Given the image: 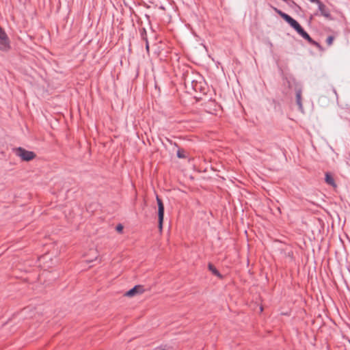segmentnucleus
<instances>
[{"label":"nucleus","mask_w":350,"mask_h":350,"mask_svg":"<svg viewBox=\"0 0 350 350\" xmlns=\"http://www.w3.org/2000/svg\"><path fill=\"white\" fill-rule=\"evenodd\" d=\"M123 229H124V227L121 224H119L116 226V230H117V232H118L119 233H122L123 232Z\"/></svg>","instance_id":"nucleus-18"},{"label":"nucleus","mask_w":350,"mask_h":350,"mask_svg":"<svg viewBox=\"0 0 350 350\" xmlns=\"http://www.w3.org/2000/svg\"><path fill=\"white\" fill-rule=\"evenodd\" d=\"M146 50L148 52L149 51V44H148V42L147 41V42H146Z\"/></svg>","instance_id":"nucleus-19"},{"label":"nucleus","mask_w":350,"mask_h":350,"mask_svg":"<svg viewBox=\"0 0 350 350\" xmlns=\"http://www.w3.org/2000/svg\"><path fill=\"white\" fill-rule=\"evenodd\" d=\"M177 157L180 159H186L187 157L186 151L183 148H178L177 150Z\"/></svg>","instance_id":"nucleus-14"},{"label":"nucleus","mask_w":350,"mask_h":350,"mask_svg":"<svg viewBox=\"0 0 350 350\" xmlns=\"http://www.w3.org/2000/svg\"><path fill=\"white\" fill-rule=\"evenodd\" d=\"M312 3H315L318 5L319 10L321 14L327 19H332V16L329 10L324 5L320 0H310Z\"/></svg>","instance_id":"nucleus-7"},{"label":"nucleus","mask_w":350,"mask_h":350,"mask_svg":"<svg viewBox=\"0 0 350 350\" xmlns=\"http://www.w3.org/2000/svg\"><path fill=\"white\" fill-rule=\"evenodd\" d=\"M286 82H287V83H288V88H291V82H290V81H289V80H288V79H287V78H286Z\"/></svg>","instance_id":"nucleus-20"},{"label":"nucleus","mask_w":350,"mask_h":350,"mask_svg":"<svg viewBox=\"0 0 350 350\" xmlns=\"http://www.w3.org/2000/svg\"><path fill=\"white\" fill-rule=\"evenodd\" d=\"M302 89L299 85H297L295 87V98H296V103L298 106L299 110L303 111V105H302Z\"/></svg>","instance_id":"nucleus-9"},{"label":"nucleus","mask_w":350,"mask_h":350,"mask_svg":"<svg viewBox=\"0 0 350 350\" xmlns=\"http://www.w3.org/2000/svg\"><path fill=\"white\" fill-rule=\"evenodd\" d=\"M93 260H88V262H92Z\"/></svg>","instance_id":"nucleus-22"},{"label":"nucleus","mask_w":350,"mask_h":350,"mask_svg":"<svg viewBox=\"0 0 350 350\" xmlns=\"http://www.w3.org/2000/svg\"><path fill=\"white\" fill-rule=\"evenodd\" d=\"M208 269L211 273L219 278V279H223L224 276L219 273V271L216 269V267L211 262L208 264Z\"/></svg>","instance_id":"nucleus-11"},{"label":"nucleus","mask_w":350,"mask_h":350,"mask_svg":"<svg viewBox=\"0 0 350 350\" xmlns=\"http://www.w3.org/2000/svg\"><path fill=\"white\" fill-rule=\"evenodd\" d=\"M310 44L312 46H314L315 47L319 49L320 51H323V48L322 47V46L319 42H316L314 40H312V42H310Z\"/></svg>","instance_id":"nucleus-15"},{"label":"nucleus","mask_w":350,"mask_h":350,"mask_svg":"<svg viewBox=\"0 0 350 350\" xmlns=\"http://www.w3.org/2000/svg\"><path fill=\"white\" fill-rule=\"evenodd\" d=\"M10 49V40L4 29L0 27V49L8 51Z\"/></svg>","instance_id":"nucleus-4"},{"label":"nucleus","mask_w":350,"mask_h":350,"mask_svg":"<svg viewBox=\"0 0 350 350\" xmlns=\"http://www.w3.org/2000/svg\"><path fill=\"white\" fill-rule=\"evenodd\" d=\"M140 33H141V36L142 38V39L146 41V42H147V35H146V31L144 28H142L141 30H140Z\"/></svg>","instance_id":"nucleus-16"},{"label":"nucleus","mask_w":350,"mask_h":350,"mask_svg":"<svg viewBox=\"0 0 350 350\" xmlns=\"http://www.w3.org/2000/svg\"><path fill=\"white\" fill-rule=\"evenodd\" d=\"M16 154L21 157L23 161H30L36 157L34 152L29 151L22 147H18L15 149Z\"/></svg>","instance_id":"nucleus-2"},{"label":"nucleus","mask_w":350,"mask_h":350,"mask_svg":"<svg viewBox=\"0 0 350 350\" xmlns=\"http://www.w3.org/2000/svg\"><path fill=\"white\" fill-rule=\"evenodd\" d=\"M282 1H284L292 9L301 10V7L297 3H296L293 0H282Z\"/></svg>","instance_id":"nucleus-13"},{"label":"nucleus","mask_w":350,"mask_h":350,"mask_svg":"<svg viewBox=\"0 0 350 350\" xmlns=\"http://www.w3.org/2000/svg\"><path fill=\"white\" fill-rule=\"evenodd\" d=\"M187 88H191L195 92H198L202 90V85L201 83H199L196 79H194L192 84L190 85V86H188Z\"/></svg>","instance_id":"nucleus-12"},{"label":"nucleus","mask_w":350,"mask_h":350,"mask_svg":"<svg viewBox=\"0 0 350 350\" xmlns=\"http://www.w3.org/2000/svg\"><path fill=\"white\" fill-rule=\"evenodd\" d=\"M204 109L209 113H215L220 106L214 100H208L202 104Z\"/></svg>","instance_id":"nucleus-6"},{"label":"nucleus","mask_w":350,"mask_h":350,"mask_svg":"<svg viewBox=\"0 0 350 350\" xmlns=\"http://www.w3.org/2000/svg\"><path fill=\"white\" fill-rule=\"evenodd\" d=\"M273 10L286 23H288L291 27H292L303 38L306 40L310 44L313 40L310 35L302 28L299 23L293 18L287 14L283 12L277 8H273Z\"/></svg>","instance_id":"nucleus-1"},{"label":"nucleus","mask_w":350,"mask_h":350,"mask_svg":"<svg viewBox=\"0 0 350 350\" xmlns=\"http://www.w3.org/2000/svg\"><path fill=\"white\" fill-rule=\"evenodd\" d=\"M335 38L333 36H329L326 39V43L328 46H331Z\"/></svg>","instance_id":"nucleus-17"},{"label":"nucleus","mask_w":350,"mask_h":350,"mask_svg":"<svg viewBox=\"0 0 350 350\" xmlns=\"http://www.w3.org/2000/svg\"><path fill=\"white\" fill-rule=\"evenodd\" d=\"M157 202L158 205V227L162 230L164 218V204L162 200L157 196Z\"/></svg>","instance_id":"nucleus-3"},{"label":"nucleus","mask_w":350,"mask_h":350,"mask_svg":"<svg viewBox=\"0 0 350 350\" xmlns=\"http://www.w3.org/2000/svg\"><path fill=\"white\" fill-rule=\"evenodd\" d=\"M144 291L145 289L143 285H136L129 291H126L124 295L131 297L136 295L142 294Z\"/></svg>","instance_id":"nucleus-8"},{"label":"nucleus","mask_w":350,"mask_h":350,"mask_svg":"<svg viewBox=\"0 0 350 350\" xmlns=\"http://www.w3.org/2000/svg\"><path fill=\"white\" fill-rule=\"evenodd\" d=\"M194 79V73L192 70L187 68L185 71L183 72L182 75V80L186 88L190 85L192 84Z\"/></svg>","instance_id":"nucleus-5"},{"label":"nucleus","mask_w":350,"mask_h":350,"mask_svg":"<svg viewBox=\"0 0 350 350\" xmlns=\"http://www.w3.org/2000/svg\"><path fill=\"white\" fill-rule=\"evenodd\" d=\"M155 350H167L165 349H161V348H157Z\"/></svg>","instance_id":"nucleus-21"},{"label":"nucleus","mask_w":350,"mask_h":350,"mask_svg":"<svg viewBox=\"0 0 350 350\" xmlns=\"http://www.w3.org/2000/svg\"><path fill=\"white\" fill-rule=\"evenodd\" d=\"M325 181L327 185H331L334 188L337 187L334 178L330 172H325Z\"/></svg>","instance_id":"nucleus-10"}]
</instances>
